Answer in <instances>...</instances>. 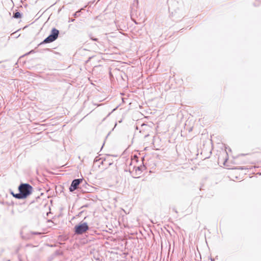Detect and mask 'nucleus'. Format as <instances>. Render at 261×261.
<instances>
[{"instance_id":"3","label":"nucleus","mask_w":261,"mask_h":261,"mask_svg":"<svg viewBox=\"0 0 261 261\" xmlns=\"http://www.w3.org/2000/svg\"><path fill=\"white\" fill-rule=\"evenodd\" d=\"M89 229L87 223L82 221L74 226V231L75 234L80 235L85 233Z\"/></svg>"},{"instance_id":"5","label":"nucleus","mask_w":261,"mask_h":261,"mask_svg":"<svg viewBox=\"0 0 261 261\" xmlns=\"http://www.w3.org/2000/svg\"><path fill=\"white\" fill-rule=\"evenodd\" d=\"M134 169L136 172L139 171L140 172V173H141L143 170H144L146 169V167L144 165H142L138 167H135Z\"/></svg>"},{"instance_id":"6","label":"nucleus","mask_w":261,"mask_h":261,"mask_svg":"<svg viewBox=\"0 0 261 261\" xmlns=\"http://www.w3.org/2000/svg\"><path fill=\"white\" fill-rule=\"evenodd\" d=\"M22 15V14L21 13L16 10V11L15 12H13V17L14 18H16V19L20 18H21Z\"/></svg>"},{"instance_id":"18","label":"nucleus","mask_w":261,"mask_h":261,"mask_svg":"<svg viewBox=\"0 0 261 261\" xmlns=\"http://www.w3.org/2000/svg\"><path fill=\"white\" fill-rule=\"evenodd\" d=\"M9 40H10V37H8V41H9Z\"/></svg>"},{"instance_id":"16","label":"nucleus","mask_w":261,"mask_h":261,"mask_svg":"<svg viewBox=\"0 0 261 261\" xmlns=\"http://www.w3.org/2000/svg\"><path fill=\"white\" fill-rule=\"evenodd\" d=\"M88 206V204H85L84 205H83V206H82L81 208H83V207H87Z\"/></svg>"},{"instance_id":"12","label":"nucleus","mask_w":261,"mask_h":261,"mask_svg":"<svg viewBox=\"0 0 261 261\" xmlns=\"http://www.w3.org/2000/svg\"><path fill=\"white\" fill-rule=\"evenodd\" d=\"M74 19L73 18H69V22H73L74 21Z\"/></svg>"},{"instance_id":"19","label":"nucleus","mask_w":261,"mask_h":261,"mask_svg":"<svg viewBox=\"0 0 261 261\" xmlns=\"http://www.w3.org/2000/svg\"><path fill=\"white\" fill-rule=\"evenodd\" d=\"M174 211H175V213H177V212L176 210H174Z\"/></svg>"},{"instance_id":"8","label":"nucleus","mask_w":261,"mask_h":261,"mask_svg":"<svg viewBox=\"0 0 261 261\" xmlns=\"http://www.w3.org/2000/svg\"><path fill=\"white\" fill-rule=\"evenodd\" d=\"M83 10V9H81L80 10H79L76 12H75L73 14V16L75 17H79L81 15V11Z\"/></svg>"},{"instance_id":"10","label":"nucleus","mask_w":261,"mask_h":261,"mask_svg":"<svg viewBox=\"0 0 261 261\" xmlns=\"http://www.w3.org/2000/svg\"><path fill=\"white\" fill-rule=\"evenodd\" d=\"M90 38L91 40L95 41H97L98 40V39L97 38H94V37H92L90 36Z\"/></svg>"},{"instance_id":"9","label":"nucleus","mask_w":261,"mask_h":261,"mask_svg":"<svg viewBox=\"0 0 261 261\" xmlns=\"http://www.w3.org/2000/svg\"><path fill=\"white\" fill-rule=\"evenodd\" d=\"M17 32V31H16V32H13V33H12L11 34V36L12 37L16 38H18L20 36V35H18L16 36L15 34H16Z\"/></svg>"},{"instance_id":"15","label":"nucleus","mask_w":261,"mask_h":261,"mask_svg":"<svg viewBox=\"0 0 261 261\" xmlns=\"http://www.w3.org/2000/svg\"><path fill=\"white\" fill-rule=\"evenodd\" d=\"M239 169H241V170H244V169H246V168H245L244 167H240Z\"/></svg>"},{"instance_id":"14","label":"nucleus","mask_w":261,"mask_h":261,"mask_svg":"<svg viewBox=\"0 0 261 261\" xmlns=\"http://www.w3.org/2000/svg\"><path fill=\"white\" fill-rule=\"evenodd\" d=\"M10 193L13 195V196L14 197V195L16 194H14L13 191H11Z\"/></svg>"},{"instance_id":"4","label":"nucleus","mask_w":261,"mask_h":261,"mask_svg":"<svg viewBox=\"0 0 261 261\" xmlns=\"http://www.w3.org/2000/svg\"><path fill=\"white\" fill-rule=\"evenodd\" d=\"M83 178H76L73 179L69 188L70 192H73L75 190H76L79 186V185L82 182Z\"/></svg>"},{"instance_id":"13","label":"nucleus","mask_w":261,"mask_h":261,"mask_svg":"<svg viewBox=\"0 0 261 261\" xmlns=\"http://www.w3.org/2000/svg\"><path fill=\"white\" fill-rule=\"evenodd\" d=\"M32 233L34 234H41L40 233L37 232H33Z\"/></svg>"},{"instance_id":"2","label":"nucleus","mask_w":261,"mask_h":261,"mask_svg":"<svg viewBox=\"0 0 261 261\" xmlns=\"http://www.w3.org/2000/svg\"><path fill=\"white\" fill-rule=\"evenodd\" d=\"M59 35V31L55 28H53L50 34L43 41L39 43L38 46L54 42L58 38Z\"/></svg>"},{"instance_id":"17","label":"nucleus","mask_w":261,"mask_h":261,"mask_svg":"<svg viewBox=\"0 0 261 261\" xmlns=\"http://www.w3.org/2000/svg\"><path fill=\"white\" fill-rule=\"evenodd\" d=\"M45 50H49V49H48V48H46V49H45Z\"/></svg>"},{"instance_id":"11","label":"nucleus","mask_w":261,"mask_h":261,"mask_svg":"<svg viewBox=\"0 0 261 261\" xmlns=\"http://www.w3.org/2000/svg\"><path fill=\"white\" fill-rule=\"evenodd\" d=\"M34 53H35L34 50H31L30 51H29L28 53L26 54V55L31 54Z\"/></svg>"},{"instance_id":"7","label":"nucleus","mask_w":261,"mask_h":261,"mask_svg":"<svg viewBox=\"0 0 261 261\" xmlns=\"http://www.w3.org/2000/svg\"><path fill=\"white\" fill-rule=\"evenodd\" d=\"M100 164L102 165H108V166H110L113 164V163L108 162L107 159H104L103 160H102Z\"/></svg>"},{"instance_id":"1","label":"nucleus","mask_w":261,"mask_h":261,"mask_svg":"<svg viewBox=\"0 0 261 261\" xmlns=\"http://www.w3.org/2000/svg\"><path fill=\"white\" fill-rule=\"evenodd\" d=\"M33 187L28 183H21L18 187L19 193L14 195V197L18 199L26 198L31 194Z\"/></svg>"}]
</instances>
